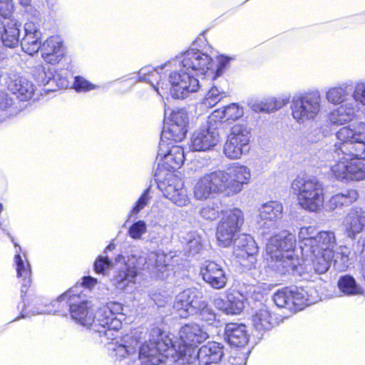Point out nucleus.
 <instances>
[{
  "label": "nucleus",
  "instance_id": "nucleus-1",
  "mask_svg": "<svg viewBox=\"0 0 365 365\" xmlns=\"http://www.w3.org/2000/svg\"><path fill=\"white\" fill-rule=\"evenodd\" d=\"M232 58L220 56L215 64L212 58L198 49H189L165 62L161 69L175 68L170 72L168 81L170 85V94L174 98L184 99L190 93L197 92L200 88L199 80L190 71L205 75L210 80L220 76L227 68Z\"/></svg>",
  "mask_w": 365,
  "mask_h": 365
},
{
  "label": "nucleus",
  "instance_id": "nucleus-2",
  "mask_svg": "<svg viewBox=\"0 0 365 365\" xmlns=\"http://www.w3.org/2000/svg\"><path fill=\"white\" fill-rule=\"evenodd\" d=\"M77 289H71L61 295L52 302V309L38 311L36 314H63L68 306L71 317L76 322L87 328L91 327L100 336L103 334L108 339L112 338V331H117L121 327V319L118 316L123 315V305L119 302H110L93 314L92 303L86 299L85 295L78 292Z\"/></svg>",
  "mask_w": 365,
  "mask_h": 365
},
{
  "label": "nucleus",
  "instance_id": "nucleus-3",
  "mask_svg": "<svg viewBox=\"0 0 365 365\" xmlns=\"http://www.w3.org/2000/svg\"><path fill=\"white\" fill-rule=\"evenodd\" d=\"M337 142L330 149L334 163L331 175L338 180H365V163L354 159H365V123L356 122L341 128L335 134Z\"/></svg>",
  "mask_w": 365,
  "mask_h": 365
},
{
  "label": "nucleus",
  "instance_id": "nucleus-4",
  "mask_svg": "<svg viewBox=\"0 0 365 365\" xmlns=\"http://www.w3.org/2000/svg\"><path fill=\"white\" fill-rule=\"evenodd\" d=\"M170 257L158 252H150L146 257H128L127 260L121 255L115 258L118 272L113 277V284L119 289H125L129 284L135 283L139 269H148L157 277L164 279L168 276V267Z\"/></svg>",
  "mask_w": 365,
  "mask_h": 365
},
{
  "label": "nucleus",
  "instance_id": "nucleus-5",
  "mask_svg": "<svg viewBox=\"0 0 365 365\" xmlns=\"http://www.w3.org/2000/svg\"><path fill=\"white\" fill-rule=\"evenodd\" d=\"M295 237L287 230L273 235L266 246V260L268 266L281 274L293 271L297 267L294 257Z\"/></svg>",
  "mask_w": 365,
  "mask_h": 365
},
{
  "label": "nucleus",
  "instance_id": "nucleus-6",
  "mask_svg": "<svg viewBox=\"0 0 365 365\" xmlns=\"http://www.w3.org/2000/svg\"><path fill=\"white\" fill-rule=\"evenodd\" d=\"M291 188L302 209L312 212H319L323 209L325 190L323 183L316 178L297 176L292 181Z\"/></svg>",
  "mask_w": 365,
  "mask_h": 365
},
{
  "label": "nucleus",
  "instance_id": "nucleus-7",
  "mask_svg": "<svg viewBox=\"0 0 365 365\" xmlns=\"http://www.w3.org/2000/svg\"><path fill=\"white\" fill-rule=\"evenodd\" d=\"M152 337L139 349L138 358L141 365H159L170 357L178 362L174 354L176 346L168 336L160 329H155L152 331Z\"/></svg>",
  "mask_w": 365,
  "mask_h": 365
},
{
  "label": "nucleus",
  "instance_id": "nucleus-8",
  "mask_svg": "<svg viewBox=\"0 0 365 365\" xmlns=\"http://www.w3.org/2000/svg\"><path fill=\"white\" fill-rule=\"evenodd\" d=\"M349 86L347 83L339 84L328 88L325 93L327 101L333 105H339L329 113V122L333 124L344 125L353 120L358 108L352 98H349Z\"/></svg>",
  "mask_w": 365,
  "mask_h": 365
},
{
  "label": "nucleus",
  "instance_id": "nucleus-9",
  "mask_svg": "<svg viewBox=\"0 0 365 365\" xmlns=\"http://www.w3.org/2000/svg\"><path fill=\"white\" fill-rule=\"evenodd\" d=\"M322 108V97L317 91L296 95L290 102L291 115L299 125L315 120Z\"/></svg>",
  "mask_w": 365,
  "mask_h": 365
},
{
  "label": "nucleus",
  "instance_id": "nucleus-10",
  "mask_svg": "<svg viewBox=\"0 0 365 365\" xmlns=\"http://www.w3.org/2000/svg\"><path fill=\"white\" fill-rule=\"evenodd\" d=\"M179 334L182 344L174 352L176 359L181 364H192L195 359L193 346L205 341L209 335L197 324H185L180 329Z\"/></svg>",
  "mask_w": 365,
  "mask_h": 365
},
{
  "label": "nucleus",
  "instance_id": "nucleus-11",
  "mask_svg": "<svg viewBox=\"0 0 365 365\" xmlns=\"http://www.w3.org/2000/svg\"><path fill=\"white\" fill-rule=\"evenodd\" d=\"M313 293V290L307 291L302 287H285L274 294L273 301L279 307L297 312L317 302Z\"/></svg>",
  "mask_w": 365,
  "mask_h": 365
},
{
  "label": "nucleus",
  "instance_id": "nucleus-12",
  "mask_svg": "<svg viewBox=\"0 0 365 365\" xmlns=\"http://www.w3.org/2000/svg\"><path fill=\"white\" fill-rule=\"evenodd\" d=\"M244 223V214L239 208L226 211L218 222L216 238L219 246L227 247L232 245Z\"/></svg>",
  "mask_w": 365,
  "mask_h": 365
},
{
  "label": "nucleus",
  "instance_id": "nucleus-13",
  "mask_svg": "<svg viewBox=\"0 0 365 365\" xmlns=\"http://www.w3.org/2000/svg\"><path fill=\"white\" fill-rule=\"evenodd\" d=\"M251 129L245 124H235L224 145V153L230 159H240L250 151Z\"/></svg>",
  "mask_w": 365,
  "mask_h": 365
},
{
  "label": "nucleus",
  "instance_id": "nucleus-14",
  "mask_svg": "<svg viewBox=\"0 0 365 365\" xmlns=\"http://www.w3.org/2000/svg\"><path fill=\"white\" fill-rule=\"evenodd\" d=\"M217 173L224 184L225 192L232 195L240 192L244 185L250 183L252 176L250 169L238 163H232L225 170H217Z\"/></svg>",
  "mask_w": 365,
  "mask_h": 365
},
{
  "label": "nucleus",
  "instance_id": "nucleus-15",
  "mask_svg": "<svg viewBox=\"0 0 365 365\" xmlns=\"http://www.w3.org/2000/svg\"><path fill=\"white\" fill-rule=\"evenodd\" d=\"M223 185L217 170L205 174L195 180L192 189L194 198L197 200H205L214 195L223 193Z\"/></svg>",
  "mask_w": 365,
  "mask_h": 365
},
{
  "label": "nucleus",
  "instance_id": "nucleus-16",
  "mask_svg": "<svg viewBox=\"0 0 365 365\" xmlns=\"http://www.w3.org/2000/svg\"><path fill=\"white\" fill-rule=\"evenodd\" d=\"M202 297L195 288H188L176 295L173 308L181 318L196 314L200 308Z\"/></svg>",
  "mask_w": 365,
  "mask_h": 365
},
{
  "label": "nucleus",
  "instance_id": "nucleus-17",
  "mask_svg": "<svg viewBox=\"0 0 365 365\" xmlns=\"http://www.w3.org/2000/svg\"><path fill=\"white\" fill-rule=\"evenodd\" d=\"M220 141L216 127L202 125L196 129L190 138V148L195 151H206L215 147Z\"/></svg>",
  "mask_w": 365,
  "mask_h": 365
},
{
  "label": "nucleus",
  "instance_id": "nucleus-18",
  "mask_svg": "<svg viewBox=\"0 0 365 365\" xmlns=\"http://www.w3.org/2000/svg\"><path fill=\"white\" fill-rule=\"evenodd\" d=\"M157 158L163 161L168 170H177L184 163V150L171 142H160Z\"/></svg>",
  "mask_w": 365,
  "mask_h": 365
},
{
  "label": "nucleus",
  "instance_id": "nucleus-19",
  "mask_svg": "<svg viewBox=\"0 0 365 365\" xmlns=\"http://www.w3.org/2000/svg\"><path fill=\"white\" fill-rule=\"evenodd\" d=\"M232 244L235 257L240 259H248L247 264L241 263L251 268L256 262L255 255L258 252V247L253 237L249 235L241 234L234 240Z\"/></svg>",
  "mask_w": 365,
  "mask_h": 365
},
{
  "label": "nucleus",
  "instance_id": "nucleus-20",
  "mask_svg": "<svg viewBox=\"0 0 365 365\" xmlns=\"http://www.w3.org/2000/svg\"><path fill=\"white\" fill-rule=\"evenodd\" d=\"M200 274L203 280L212 288L223 289L228 280L224 268L213 261L205 262L200 268Z\"/></svg>",
  "mask_w": 365,
  "mask_h": 365
},
{
  "label": "nucleus",
  "instance_id": "nucleus-21",
  "mask_svg": "<svg viewBox=\"0 0 365 365\" xmlns=\"http://www.w3.org/2000/svg\"><path fill=\"white\" fill-rule=\"evenodd\" d=\"M347 237L354 240L365 230V210L359 207L351 208L342 221Z\"/></svg>",
  "mask_w": 365,
  "mask_h": 365
},
{
  "label": "nucleus",
  "instance_id": "nucleus-22",
  "mask_svg": "<svg viewBox=\"0 0 365 365\" xmlns=\"http://www.w3.org/2000/svg\"><path fill=\"white\" fill-rule=\"evenodd\" d=\"M245 297L237 291L226 292L225 299L216 297L213 300L214 306L226 314L237 315L245 308Z\"/></svg>",
  "mask_w": 365,
  "mask_h": 365
},
{
  "label": "nucleus",
  "instance_id": "nucleus-23",
  "mask_svg": "<svg viewBox=\"0 0 365 365\" xmlns=\"http://www.w3.org/2000/svg\"><path fill=\"white\" fill-rule=\"evenodd\" d=\"M164 195L178 206H186L190 202L183 182L176 177L169 180L167 185H160Z\"/></svg>",
  "mask_w": 365,
  "mask_h": 365
},
{
  "label": "nucleus",
  "instance_id": "nucleus-24",
  "mask_svg": "<svg viewBox=\"0 0 365 365\" xmlns=\"http://www.w3.org/2000/svg\"><path fill=\"white\" fill-rule=\"evenodd\" d=\"M6 83L8 89L20 101L31 99L36 91V86L31 81L17 73H10Z\"/></svg>",
  "mask_w": 365,
  "mask_h": 365
},
{
  "label": "nucleus",
  "instance_id": "nucleus-25",
  "mask_svg": "<svg viewBox=\"0 0 365 365\" xmlns=\"http://www.w3.org/2000/svg\"><path fill=\"white\" fill-rule=\"evenodd\" d=\"M302 255L305 264L311 266L314 272L317 274L325 273L329 269L334 257V254L320 252L313 248L305 250V252Z\"/></svg>",
  "mask_w": 365,
  "mask_h": 365
},
{
  "label": "nucleus",
  "instance_id": "nucleus-26",
  "mask_svg": "<svg viewBox=\"0 0 365 365\" xmlns=\"http://www.w3.org/2000/svg\"><path fill=\"white\" fill-rule=\"evenodd\" d=\"M258 212V223L266 228L274 227L282 217L283 205L278 201H269L262 204Z\"/></svg>",
  "mask_w": 365,
  "mask_h": 365
},
{
  "label": "nucleus",
  "instance_id": "nucleus-27",
  "mask_svg": "<svg viewBox=\"0 0 365 365\" xmlns=\"http://www.w3.org/2000/svg\"><path fill=\"white\" fill-rule=\"evenodd\" d=\"M12 242L14 244L15 247V256H14V263L16 265V269L17 272V277L19 278H21V292L22 293L26 292L28 287L30 286L31 283V266L27 260V258L25 255L21 256L20 253L21 252V247L16 242H14V240L11 238Z\"/></svg>",
  "mask_w": 365,
  "mask_h": 365
},
{
  "label": "nucleus",
  "instance_id": "nucleus-28",
  "mask_svg": "<svg viewBox=\"0 0 365 365\" xmlns=\"http://www.w3.org/2000/svg\"><path fill=\"white\" fill-rule=\"evenodd\" d=\"M41 56L48 63L56 64L64 55V48L58 36L48 38L41 46Z\"/></svg>",
  "mask_w": 365,
  "mask_h": 365
},
{
  "label": "nucleus",
  "instance_id": "nucleus-29",
  "mask_svg": "<svg viewBox=\"0 0 365 365\" xmlns=\"http://www.w3.org/2000/svg\"><path fill=\"white\" fill-rule=\"evenodd\" d=\"M223 356V346L215 341H210L197 351L200 365H212L219 363Z\"/></svg>",
  "mask_w": 365,
  "mask_h": 365
},
{
  "label": "nucleus",
  "instance_id": "nucleus-30",
  "mask_svg": "<svg viewBox=\"0 0 365 365\" xmlns=\"http://www.w3.org/2000/svg\"><path fill=\"white\" fill-rule=\"evenodd\" d=\"M225 336L227 342L234 346H243L248 342L247 328L242 324H227L225 328Z\"/></svg>",
  "mask_w": 365,
  "mask_h": 365
},
{
  "label": "nucleus",
  "instance_id": "nucleus-31",
  "mask_svg": "<svg viewBox=\"0 0 365 365\" xmlns=\"http://www.w3.org/2000/svg\"><path fill=\"white\" fill-rule=\"evenodd\" d=\"M21 24L14 19H11L3 24V31L0 33L2 46L15 48L19 43Z\"/></svg>",
  "mask_w": 365,
  "mask_h": 365
},
{
  "label": "nucleus",
  "instance_id": "nucleus-32",
  "mask_svg": "<svg viewBox=\"0 0 365 365\" xmlns=\"http://www.w3.org/2000/svg\"><path fill=\"white\" fill-rule=\"evenodd\" d=\"M252 325L259 332L270 330L274 324V317L267 306H262L252 316Z\"/></svg>",
  "mask_w": 365,
  "mask_h": 365
},
{
  "label": "nucleus",
  "instance_id": "nucleus-33",
  "mask_svg": "<svg viewBox=\"0 0 365 365\" xmlns=\"http://www.w3.org/2000/svg\"><path fill=\"white\" fill-rule=\"evenodd\" d=\"M309 242L313 243V250L334 254L336 240L333 231H322L316 235L314 240H310Z\"/></svg>",
  "mask_w": 365,
  "mask_h": 365
},
{
  "label": "nucleus",
  "instance_id": "nucleus-34",
  "mask_svg": "<svg viewBox=\"0 0 365 365\" xmlns=\"http://www.w3.org/2000/svg\"><path fill=\"white\" fill-rule=\"evenodd\" d=\"M314 123L307 131L306 138L309 142L317 143L331 133V125H334L329 122V115L327 120H314Z\"/></svg>",
  "mask_w": 365,
  "mask_h": 365
},
{
  "label": "nucleus",
  "instance_id": "nucleus-35",
  "mask_svg": "<svg viewBox=\"0 0 365 365\" xmlns=\"http://www.w3.org/2000/svg\"><path fill=\"white\" fill-rule=\"evenodd\" d=\"M138 75L141 81L150 83L160 96L167 93L168 88H164L163 83L160 82V76L157 68L144 67L139 71Z\"/></svg>",
  "mask_w": 365,
  "mask_h": 365
},
{
  "label": "nucleus",
  "instance_id": "nucleus-36",
  "mask_svg": "<svg viewBox=\"0 0 365 365\" xmlns=\"http://www.w3.org/2000/svg\"><path fill=\"white\" fill-rule=\"evenodd\" d=\"M187 132V128L168 122L162 131L160 142L166 140H170L171 143L180 142L185 138Z\"/></svg>",
  "mask_w": 365,
  "mask_h": 365
},
{
  "label": "nucleus",
  "instance_id": "nucleus-37",
  "mask_svg": "<svg viewBox=\"0 0 365 365\" xmlns=\"http://www.w3.org/2000/svg\"><path fill=\"white\" fill-rule=\"evenodd\" d=\"M338 287L345 295L353 296L363 294L362 288L357 284L355 279L349 275H345L339 278Z\"/></svg>",
  "mask_w": 365,
  "mask_h": 365
},
{
  "label": "nucleus",
  "instance_id": "nucleus-38",
  "mask_svg": "<svg viewBox=\"0 0 365 365\" xmlns=\"http://www.w3.org/2000/svg\"><path fill=\"white\" fill-rule=\"evenodd\" d=\"M115 352L118 365H130L136 358V349L133 346L118 345Z\"/></svg>",
  "mask_w": 365,
  "mask_h": 365
},
{
  "label": "nucleus",
  "instance_id": "nucleus-39",
  "mask_svg": "<svg viewBox=\"0 0 365 365\" xmlns=\"http://www.w3.org/2000/svg\"><path fill=\"white\" fill-rule=\"evenodd\" d=\"M186 249L190 255H195L202 249V238L195 231L188 232L182 237Z\"/></svg>",
  "mask_w": 365,
  "mask_h": 365
},
{
  "label": "nucleus",
  "instance_id": "nucleus-40",
  "mask_svg": "<svg viewBox=\"0 0 365 365\" xmlns=\"http://www.w3.org/2000/svg\"><path fill=\"white\" fill-rule=\"evenodd\" d=\"M41 38V36L25 34L21 41L22 50L29 55L36 53L42 46Z\"/></svg>",
  "mask_w": 365,
  "mask_h": 365
},
{
  "label": "nucleus",
  "instance_id": "nucleus-41",
  "mask_svg": "<svg viewBox=\"0 0 365 365\" xmlns=\"http://www.w3.org/2000/svg\"><path fill=\"white\" fill-rule=\"evenodd\" d=\"M316 228L314 226L302 227L300 228L298 237L302 242V253L305 252V250L313 248V243L309 242L310 240H314L316 236Z\"/></svg>",
  "mask_w": 365,
  "mask_h": 365
},
{
  "label": "nucleus",
  "instance_id": "nucleus-42",
  "mask_svg": "<svg viewBox=\"0 0 365 365\" xmlns=\"http://www.w3.org/2000/svg\"><path fill=\"white\" fill-rule=\"evenodd\" d=\"M199 319L207 325H214L217 322V314L215 310L202 299L198 312Z\"/></svg>",
  "mask_w": 365,
  "mask_h": 365
},
{
  "label": "nucleus",
  "instance_id": "nucleus-43",
  "mask_svg": "<svg viewBox=\"0 0 365 365\" xmlns=\"http://www.w3.org/2000/svg\"><path fill=\"white\" fill-rule=\"evenodd\" d=\"M351 250L346 246H340L334 255V264L338 266L340 269H346L350 264Z\"/></svg>",
  "mask_w": 365,
  "mask_h": 365
},
{
  "label": "nucleus",
  "instance_id": "nucleus-44",
  "mask_svg": "<svg viewBox=\"0 0 365 365\" xmlns=\"http://www.w3.org/2000/svg\"><path fill=\"white\" fill-rule=\"evenodd\" d=\"M34 76L38 82L43 86L55 82L56 79V76L53 74V72L50 70L49 67L46 68L43 66H40L36 68V71L34 73Z\"/></svg>",
  "mask_w": 365,
  "mask_h": 365
},
{
  "label": "nucleus",
  "instance_id": "nucleus-45",
  "mask_svg": "<svg viewBox=\"0 0 365 365\" xmlns=\"http://www.w3.org/2000/svg\"><path fill=\"white\" fill-rule=\"evenodd\" d=\"M226 96L225 91H220L216 86H212L207 93L203 103L207 107H213Z\"/></svg>",
  "mask_w": 365,
  "mask_h": 365
},
{
  "label": "nucleus",
  "instance_id": "nucleus-46",
  "mask_svg": "<svg viewBox=\"0 0 365 365\" xmlns=\"http://www.w3.org/2000/svg\"><path fill=\"white\" fill-rule=\"evenodd\" d=\"M168 122L187 128L189 124L188 114L184 109L174 110L170 115Z\"/></svg>",
  "mask_w": 365,
  "mask_h": 365
},
{
  "label": "nucleus",
  "instance_id": "nucleus-47",
  "mask_svg": "<svg viewBox=\"0 0 365 365\" xmlns=\"http://www.w3.org/2000/svg\"><path fill=\"white\" fill-rule=\"evenodd\" d=\"M351 97L358 110L359 105L365 107V81H359L355 84Z\"/></svg>",
  "mask_w": 365,
  "mask_h": 365
},
{
  "label": "nucleus",
  "instance_id": "nucleus-48",
  "mask_svg": "<svg viewBox=\"0 0 365 365\" xmlns=\"http://www.w3.org/2000/svg\"><path fill=\"white\" fill-rule=\"evenodd\" d=\"M226 120H237L244 114L243 108L237 103H231L222 108Z\"/></svg>",
  "mask_w": 365,
  "mask_h": 365
},
{
  "label": "nucleus",
  "instance_id": "nucleus-49",
  "mask_svg": "<svg viewBox=\"0 0 365 365\" xmlns=\"http://www.w3.org/2000/svg\"><path fill=\"white\" fill-rule=\"evenodd\" d=\"M147 232V225L143 220L133 223L128 230L129 236L133 240H140Z\"/></svg>",
  "mask_w": 365,
  "mask_h": 365
},
{
  "label": "nucleus",
  "instance_id": "nucleus-50",
  "mask_svg": "<svg viewBox=\"0 0 365 365\" xmlns=\"http://www.w3.org/2000/svg\"><path fill=\"white\" fill-rule=\"evenodd\" d=\"M226 118L225 113L223 112L222 108L220 109L215 110L208 117V120L206 123L207 126L216 127L217 130L219 126L223 121H225Z\"/></svg>",
  "mask_w": 365,
  "mask_h": 365
},
{
  "label": "nucleus",
  "instance_id": "nucleus-51",
  "mask_svg": "<svg viewBox=\"0 0 365 365\" xmlns=\"http://www.w3.org/2000/svg\"><path fill=\"white\" fill-rule=\"evenodd\" d=\"M73 88L78 92H86L98 88L81 76H76L73 83Z\"/></svg>",
  "mask_w": 365,
  "mask_h": 365
},
{
  "label": "nucleus",
  "instance_id": "nucleus-52",
  "mask_svg": "<svg viewBox=\"0 0 365 365\" xmlns=\"http://www.w3.org/2000/svg\"><path fill=\"white\" fill-rule=\"evenodd\" d=\"M273 106L272 98H270L258 103H252L251 108L255 112L273 113L275 112L274 107Z\"/></svg>",
  "mask_w": 365,
  "mask_h": 365
},
{
  "label": "nucleus",
  "instance_id": "nucleus-53",
  "mask_svg": "<svg viewBox=\"0 0 365 365\" xmlns=\"http://www.w3.org/2000/svg\"><path fill=\"white\" fill-rule=\"evenodd\" d=\"M150 189H147L141 195L140 198L136 202L135 206L130 210V215H135L140 212L149 202L150 196L149 195Z\"/></svg>",
  "mask_w": 365,
  "mask_h": 365
},
{
  "label": "nucleus",
  "instance_id": "nucleus-54",
  "mask_svg": "<svg viewBox=\"0 0 365 365\" xmlns=\"http://www.w3.org/2000/svg\"><path fill=\"white\" fill-rule=\"evenodd\" d=\"M113 264L108 257L100 256L94 263V269L97 273L105 274L106 271Z\"/></svg>",
  "mask_w": 365,
  "mask_h": 365
},
{
  "label": "nucleus",
  "instance_id": "nucleus-55",
  "mask_svg": "<svg viewBox=\"0 0 365 365\" xmlns=\"http://www.w3.org/2000/svg\"><path fill=\"white\" fill-rule=\"evenodd\" d=\"M200 215L205 220H214L218 217V211L212 205H205L200 210Z\"/></svg>",
  "mask_w": 365,
  "mask_h": 365
},
{
  "label": "nucleus",
  "instance_id": "nucleus-56",
  "mask_svg": "<svg viewBox=\"0 0 365 365\" xmlns=\"http://www.w3.org/2000/svg\"><path fill=\"white\" fill-rule=\"evenodd\" d=\"M14 103L13 98L4 91L0 90V108L6 110L11 108Z\"/></svg>",
  "mask_w": 365,
  "mask_h": 365
},
{
  "label": "nucleus",
  "instance_id": "nucleus-57",
  "mask_svg": "<svg viewBox=\"0 0 365 365\" xmlns=\"http://www.w3.org/2000/svg\"><path fill=\"white\" fill-rule=\"evenodd\" d=\"M339 194L343 196V200L346 205L356 201L359 197L357 191L354 189L345 190Z\"/></svg>",
  "mask_w": 365,
  "mask_h": 365
},
{
  "label": "nucleus",
  "instance_id": "nucleus-58",
  "mask_svg": "<svg viewBox=\"0 0 365 365\" xmlns=\"http://www.w3.org/2000/svg\"><path fill=\"white\" fill-rule=\"evenodd\" d=\"M25 34L41 36L39 24L33 21H28L24 25Z\"/></svg>",
  "mask_w": 365,
  "mask_h": 365
},
{
  "label": "nucleus",
  "instance_id": "nucleus-59",
  "mask_svg": "<svg viewBox=\"0 0 365 365\" xmlns=\"http://www.w3.org/2000/svg\"><path fill=\"white\" fill-rule=\"evenodd\" d=\"M272 98V104L274 105L273 106L274 107L275 111L285 106L289 101V98L286 96L273 97Z\"/></svg>",
  "mask_w": 365,
  "mask_h": 365
},
{
  "label": "nucleus",
  "instance_id": "nucleus-60",
  "mask_svg": "<svg viewBox=\"0 0 365 365\" xmlns=\"http://www.w3.org/2000/svg\"><path fill=\"white\" fill-rule=\"evenodd\" d=\"M343 205H346V204L343 200V196L340 195L339 193L332 196L329 200V206L331 209H335L337 207H341Z\"/></svg>",
  "mask_w": 365,
  "mask_h": 365
},
{
  "label": "nucleus",
  "instance_id": "nucleus-61",
  "mask_svg": "<svg viewBox=\"0 0 365 365\" xmlns=\"http://www.w3.org/2000/svg\"><path fill=\"white\" fill-rule=\"evenodd\" d=\"M166 230H167L166 227H160L158 231V236L157 237L151 236V237H150L151 241L155 242H163V240H169V236L166 233Z\"/></svg>",
  "mask_w": 365,
  "mask_h": 365
},
{
  "label": "nucleus",
  "instance_id": "nucleus-62",
  "mask_svg": "<svg viewBox=\"0 0 365 365\" xmlns=\"http://www.w3.org/2000/svg\"><path fill=\"white\" fill-rule=\"evenodd\" d=\"M97 284V280L91 277H85L83 279L82 284L87 288H92Z\"/></svg>",
  "mask_w": 365,
  "mask_h": 365
},
{
  "label": "nucleus",
  "instance_id": "nucleus-63",
  "mask_svg": "<svg viewBox=\"0 0 365 365\" xmlns=\"http://www.w3.org/2000/svg\"><path fill=\"white\" fill-rule=\"evenodd\" d=\"M363 255H364V252H363ZM361 274L362 275L363 279L365 281V256L364 255H363L362 259H361Z\"/></svg>",
  "mask_w": 365,
  "mask_h": 365
},
{
  "label": "nucleus",
  "instance_id": "nucleus-64",
  "mask_svg": "<svg viewBox=\"0 0 365 365\" xmlns=\"http://www.w3.org/2000/svg\"><path fill=\"white\" fill-rule=\"evenodd\" d=\"M31 2V0H19V3L21 4V5L24 6H27L30 5Z\"/></svg>",
  "mask_w": 365,
  "mask_h": 365
}]
</instances>
